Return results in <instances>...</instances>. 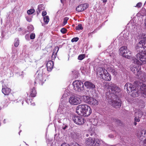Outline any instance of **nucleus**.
Masks as SVG:
<instances>
[{
    "label": "nucleus",
    "instance_id": "nucleus-1",
    "mask_svg": "<svg viewBox=\"0 0 146 146\" xmlns=\"http://www.w3.org/2000/svg\"><path fill=\"white\" fill-rule=\"evenodd\" d=\"M138 48H137V53L136 55V58H133L132 59V62L134 64L133 66L130 68L131 70L135 75L139 77L141 74L140 66L143 64L146 63V50H140Z\"/></svg>",
    "mask_w": 146,
    "mask_h": 146
},
{
    "label": "nucleus",
    "instance_id": "nucleus-2",
    "mask_svg": "<svg viewBox=\"0 0 146 146\" xmlns=\"http://www.w3.org/2000/svg\"><path fill=\"white\" fill-rule=\"evenodd\" d=\"M90 107L86 104H80L76 108V112L81 116H88L92 113Z\"/></svg>",
    "mask_w": 146,
    "mask_h": 146
},
{
    "label": "nucleus",
    "instance_id": "nucleus-3",
    "mask_svg": "<svg viewBox=\"0 0 146 146\" xmlns=\"http://www.w3.org/2000/svg\"><path fill=\"white\" fill-rule=\"evenodd\" d=\"M125 89H126L129 94L133 97L139 96V92L137 89L133 87V85L129 83H126L124 86Z\"/></svg>",
    "mask_w": 146,
    "mask_h": 146
},
{
    "label": "nucleus",
    "instance_id": "nucleus-4",
    "mask_svg": "<svg viewBox=\"0 0 146 146\" xmlns=\"http://www.w3.org/2000/svg\"><path fill=\"white\" fill-rule=\"evenodd\" d=\"M102 142V140L93 138L90 137L86 139L85 141V144L90 146H100Z\"/></svg>",
    "mask_w": 146,
    "mask_h": 146
},
{
    "label": "nucleus",
    "instance_id": "nucleus-5",
    "mask_svg": "<svg viewBox=\"0 0 146 146\" xmlns=\"http://www.w3.org/2000/svg\"><path fill=\"white\" fill-rule=\"evenodd\" d=\"M137 136L140 140V143L146 146V130L142 129L138 131Z\"/></svg>",
    "mask_w": 146,
    "mask_h": 146
},
{
    "label": "nucleus",
    "instance_id": "nucleus-6",
    "mask_svg": "<svg viewBox=\"0 0 146 146\" xmlns=\"http://www.w3.org/2000/svg\"><path fill=\"white\" fill-rule=\"evenodd\" d=\"M82 98L84 102L91 105H97L98 104L97 100L90 96H83Z\"/></svg>",
    "mask_w": 146,
    "mask_h": 146
},
{
    "label": "nucleus",
    "instance_id": "nucleus-7",
    "mask_svg": "<svg viewBox=\"0 0 146 146\" xmlns=\"http://www.w3.org/2000/svg\"><path fill=\"white\" fill-rule=\"evenodd\" d=\"M72 84L74 89L78 92H81L84 89L83 84L80 81L75 80L73 82Z\"/></svg>",
    "mask_w": 146,
    "mask_h": 146
},
{
    "label": "nucleus",
    "instance_id": "nucleus-8",
    "mask_svg": "<svg viewBox=\"0 0 146 146\" xmlns=\"http://www.w3.org/2000/svg\"><path fill=\"white\" fill-rule=\"evenodd\" d=\"M80 96L79 95L73 96L70 97L69 102L71 104L76 105L80 103L81 102Z\"/></svg>",
    "mask_w": 146,
    "mask_h": 146
},
{
    "label": "nucleus",
    "instance_id": "nucleus-9",
    "mask_svg": "<svg viewBox=\"0 0 146 146\" xmlns=\"http://www.w3.org/2000/svg\"><path fill=\"white\" fill-rule=\"evenodd\" d=\"M108 88L110 92H111L114 95L117 97L119 95V93L120 92V88L115 84H109Z\"/></svg>",
    "mask_w": 146,
    "mask_h": 146
},
{
    "label": "nucleus",
    "instance_id": "nucleus-10",
    "mask_svg": "<svg viewBox=\"0 0 146 146\" xmlns=\"http://www.w3.org/2000/svg\"><path fill=\"white\" fill-rule=\"evenodd\" d=\"M109 102L113 107L116 108H119L121 105V101L117 98H113V100L111 99V100L109 101Z\"/></svg>",
    "mask_w": 146,
    "mask_h": 146
},
{
    "label": "nucleus",
    "instance_id": "nucleus-11",
    "mask_svg": "<svg viewBox=\"0 0 146 146\" xmlns=\"http://www.w3.org/2000/svg\"><path fill=\"white\" fill-rule=\"evenodd\" d=\"M140 39H142L138 43L139 47H146V34L142 33L140 34L139 36Z\"/></svg>",
    "mask_w": 146,
    "mask_h": 146
},
{
    "label": "nucleus",
    "instance_id": "nucleus-12",
    "mask_svg": "<svg viewBox=\"0 0 146 146\" xmlns=\"http://www.w3.org/2000/svg\"><path fill=\"white\" fill-rule=\"evenodd\" d=\"M107 71V70L104 68L101 67L98 68L96 71V74L98 78L100 79L103 76L102 74L104 73H105V71L106 72Z\"/></svg>",
    "mask_w": 146,
    "mask_h": 146
},
{
    "label": "nucleus",
    "instance_id": "nucleus-13",
    "mask_svg": "<svg viewBox=\"0 0 146 146\" xmlns=\"http://www.w3.org/2000/svg\"><path fill=\"white\" fill-rule=\"evenodd\" d=\"M73 120L76 124L81 125L84 123V118L80 116H75L73 118Z\"/></svg>",
    "mask_w": 146,
    "mask_h": 146
},
{
    "label": "nucleus",
    "instance_id": "nucleus-14",
    "mask_svg": "<svg viewBox=\"0 0 146 146\" xmlns=\"http://www.w3.org/2000/svg\"><path fill=\"white\" fill-rule=\"evenodd\" d=\"M88 6V5L87 3L82 4L77 7L76 10L78 12H82L86 9Z\"/></svg>",
    "mask_w": 146,
    "mask_h": 146
},
{
    "label": "nucleus",
    "instance_id": "nucleus-15",
    "mask_svg": "<svg viewBox=\"0 0 146 146\" xmlns=\"http://www.w3.org/2000/svg\"><path fill=\"white\" fill-rule=\"evenodd\" d=\"M45 78L46 77L42 74H38L37 77L36 79L37 80V81H38L40 84L42 85L46 81Z\"/></svg>",
    "mask_w": 146,
    "mask_h": 146
},
{
    "label": "nucleus",
    "instance_id": "nucleus-16",
    "mask_svg": "<svg viewBox=\"0 0 146 146\" xmlns=\"http://www.w3.org/2000/svg\"><path fill=\"white\" fill-rule=\"evenodd\" d=\"M139 94L141 93L142 94L143 96L144 97H146V85L142 84L140 88V90H139Z\"/></svg>",
    "mask_w": 146,
    "mask_h": 146
},
{
    "label": "nucleus",
    "instance_id": "nucleus-17",
    "mask_svg": "<svg viewBox=\"0 0 146 146\" xmlns=\"http://www.w3.org/2000/svg\"><path fill=\"white\" fill-rule=\"evenodd\" d=\"M84 85L87 89H93L95 88V85L92 82L86 81L84 83Z\"/></svg>",
    "mask_w": 146,
    "mask_h": 146
},
{
    "label": "nucleus",
    "instance_id": "nucleus-18",
    "mask_svg": "<svg viewBox=\"0 0 146 146\" xmlns=\"http://www.w3.org/2000/svg\"><path fill=\"white\" fill-rule=\"evenodd\" d=\"M106 74L100 79L103 80L107 81H110L111 79V76L110 74L107 71L105 72Z\"/></svg>",
    "mask_w": 146,
    "mask_h": 146
},
{
    "label": "nucleus",
    "instance_id": "nucleus-19",
    "mask_svg": "<svg viewBox=\"0 0 146 146\" xmlns=\"http://www.w3.org/2000/svg\"><path fill=\"white\" fill-rule=\"evenodd\" d=\"M142 115V113L141 111L136 112L134 121L136 122H139L140 121L139 118L141 117Z\"/></svg>",
    "mask_w": 146,
    "mask_h": 146
},
{
    "label": "nucleus",
    "instance_id": "nucleus-20",
    "mask_svg": "<svg viewBox=\"0 0 146 146\" xmlns=\"http://www.w3.org/2000/svg\"><path fill=\"white\" fill-rule=\"evenodd\" d=\"M54 66V63L52 61L49 60L46 64V67L48 71H50L52 70Z\"/></svg>",
    "mask_w": 146,
    "mask_h": 146
},
{
    "label": "nucleus",
    "instance_id": "nucleus-21",
    "mask_svg": "<svg viewBox=\"0 0 146 146\" xmlns=\"http://www.w3.org/2000/svg\"><path fill=\"white\" fill-rule=\"evenodd\" d=\"M58 50L59 48L58 46L55 47L53 51V53L51 57L52 59V60H54L55 59Z\"/></svg>",
    "mask_w": 146,
    "mask_h": 146
},
{
    "label": "nucleus",
    "instance_id": "nucleus-22",
    "mask_svg": "<svg viewBox=\"0 0 146 146\" xmlns=\"http://www.w3.org/2000/svg\"><path fill=\"white\" fill-rule=\"evenodd\" d=\"M127 47L126 46H123L121 47L119 50L120 54L122 56H125V53L127 52Z\"/></svg>",
    "mask_w": 146,
    "mask_h": 146
},
{
    "label": "nucleus",
    "instance_id": "nucleus-23",
    "mask_svg": "<svg viewBox=\"0 0 146 146\" xmlns=\"http://www.w3.org/2000/svg\"><path fill=\"white\" fill-rule=\"evenodd\" d=\"M11 91V89L7 87L5 88H3L2 90V93L5 95H8L10 93Z\"/></svg>",
    "mask_w": 146,
    "mask_h": 146
},
{
    "label": "nucleus",
    "instance_id": "nucleus-24",
    "mask_svg": "<svg viewBox=\"0 0 146 146\" xmlns=\"http://www.w3.org/2000/svg\"><path fill=\"white\" fill-rule=\"evenodd\" d=\"M139 77L142 82H146V74L145 73H141Z\"/></svg>",
    "mask_w": 146,
    "mask_h": 146
},
{
    "label": "nucleus",
    "instance_id": "nucleus-25",
    "mask_svg": "<svg viewBox=\"0 0 146 146\" xmlns=\"http://www.w3.org/2000/svg\"><path fill=\"white\" fill-rule=\"evenodd\" d=\"M95 135V133L93 131H92L90 129L88 131H87V133L86 134V136L87 137H88V136H92L93 135Z\"/></svg>",
    "mask_w": 146,
    "mask_h": 146
},
{
    "label": "nucleus",
    "instance_id": "nucleus-26",
    "mask_svg": "<svg viewBox=\"0 0 146 146\" xmlns=\"http://www.w3.org/2000/svg\"><path fill=\"white\" fill-rule=\"evenodd\" d=\"M132 55V53L131 52L129 51L128 50H127V52L125 53V56H124V57L127 58L129 59L131 57Z\"/></svg>",
    "mask_w": 146,
    "mask_h": 146
},
{
    "label": "nucleus",
    "instance_id": "nucleus-27",
    "mask_svg": "<svg viewBox=\"0 0 146 146\" xmlns=\"http://www.w3.org/2000/svg\"><path fill=\"white\" fill-rule=\"evenodd\" d=\"M36 94L35 90L34 87L31 90L30 96L31 97H35Z\"/></svg>",
    "mask_w": 146,
    "mask_h": 146
},
{
    "label": "nucleus",
    "instance_id": "nucleus-28",
    "mask_svg": "<svg viewBox=\"0 0 146 146\" xmlns=\"http://www.w3.org/2000/svg\"><path fill=\"white\" fill-rule=\"evenodd\" d=\"M109 67H108V70H109L110 71H111V73L113 74L114 75H115L117 74V72L116 71V69H110L109 68Z\"/></svg>",
    "mask_w": 146,
    "mask_h": 146
},
{
    "label": "nucleus",
    "instance_id": "nucleus-29",
    "mask_svg": "<svg viewBox=\"0 0 146 146\" xmlns=\"http://www.w3.org/2000/svg\"><path fill=\"white\" fill-rule=\"evenodd\" d=\"M44 22L46 24H47L48 23L49 21V18L48 16H46L43 17Z\"/></svg>",
    "mask_w": 146,
    "mask_h": 146
},
{
    "label": "nucleus",
    "instance_id": "nucleus-30",
    "mask_svg": "<svg viewBox=\"0 0 146 146\" xmlns=\"http://www.w3.org/2000/svg\"><path fill=\"white\" fill-rule=\"evenodd\" d=\"M19 45V40L18 38H17L15 39L14 43V45L15 47H17Z\"/></svg>",
    "mask_w": 146,
    "mask_h": 146
},
{
    "label": "nucleus",
    "instance_id": "nucleus-31",
    "mask_svg": "<svg viewBox=\"0 0 146 146\" xmlns=\"http://www.w3.org/2000/svg\"><path fill=\"white\" fill-rule=\"evenodd\" d=\"M35 10L34 9H31L27 11V13L29 15L32 14L34 13Z\"/></svg>",
    "mask_w": 146,
    "mask_h": 146
},
{
    "label": "nucleus",
    "instance_id": "nucleus-32",
    "mask_svg": "<svg viewBox=\"0 0 146 146\" xmlns=\"http://www.w3.org/2000/svg\"><path fill=\"white\" fill-rule=\"evenodd\" d=\"M76 29L77 30H82L83 29V27H82L81 24H79L78 26L76 27Z\"/></svg>",
    "mask_w": 146,
    "mask_h": 146
},
{
    "label": "nucleus",
    "instance_id": "nucleus-33",
    "mask_svg": "<svg viewBox=\"0 0 146 146\" xmlns=\"http://www.w3.org/2000/svg\"><path fill=\"white\" fill-rule=\"evenodd\" d=\"M85 57V55L84 54H81L79 56L78 59L79 60H81L83 59Z\"/></svg>",
    "mask_w": 146,
    "mask_h": 146
},
{
    "label": "nucleus",
    "instance_id": "nucleus-34",
    "mask_svg": "<svg viewBox=\"0 0 146 146\" xmlns=\"http://www.w3.org/2000/svg\"><path fill=\"white\" fill-rule=\"evenodd\" d=\"M68 19V18L67 17H66L64 19L63 23V26L65 25L67 23V21Z\"/></svg>",
    "mask_w": 146,
    "mask_h": 146
},
{
    "label": "nucleus",
    "instance_id": "nucleus-35",
    "mask_svg": "<svg viewBox=\"0 0 146 146\" xmlns=\"http://www.w3.org/2000/svg\"><path fill=\"white\" fill-rule=\"evenodd\" d=\"M67 30L66 29L63 28L61 29L60 30V32L63 34H64L66 33Z\"/></svg>",
    "mask_w": 146,
    "mask_h": 146
},
{
    "label": "nucleus",
    "instance_id": "nucleus-36",
    "mask_svg": "<svg viewBox=\"0 0 146 146\" xmlns=\"http://www.w3.org/2000/svg\"><path fill=\"white\" fill-rule=\"evenodd\" d=\"M35 38V35L34 33H32L30 35V38L31 39H34Z\"/></svg>",
    "mask_w": 146,
    "mask_h": 146
},
{
    "label": "nucleus",
    "instance_id": "nucleus-37",
    "mask_svg": "<svg viewBox=\"0 0 146 146\" xmlns=\"http://www.w3.org/2000/svg\"><path fill=\"white\" fill-rule=\"evenodd\" d=\"M78 39L79 38L77 37L74 38L71 40V42H77Z\"/></svg>",
    "mask_w": 146,
    "mask_h": 146
},
{
    "label": "nucleus",
    "instance_id": "nucleus-38",
    "mask_svg": "<svg viewBox=\"0 0 146 146\" xmlns=\"http://www.w3.org/2000/svg\"><path fill=\"white\" fill-rule=\"evenodd\" d=\"M142 5V3L141 2H139L135 6V7H141V6Z\"/></svg>",
    "mask_w": 146,
    "mask_h": 146
},
{
    "label": "nucleus",
    "instance_id": "nucleus-39",
    "mask_svg": "<svg viewBox=\"0 0 146 146\" xmlns=\"http://www.w3.org/2000/svg\"><path fill=\"white\" fill-rule=\"evenodd\" d=\"M47 14V13L46 11H43L42 12V15L43 16H44L46 15Z\"/></svg>",
    "mask_w": 146,
    "mask_h": 146
},
{
    "label": "nucleus",
    "instance_id": "nucleus-40",
    "mask_svg": "<svg viewBox=\"0 0 146 146\" xmlns=\"http://www.w3.org/2000/svg\"><path fill=\"white\" fill-rule=\"evenodd\" d=\"M72 72L73 74H75V75H77L78 73V72L75 70H74V71H72Z\"/></svg>",
    "mask_w": 146,
    "mask_h": 146
},
{
    "label": "nucleus",
    "instance_id": "nucleus-41",
    "mask_svg": "<svg viewBox=\"0 0 146 146\" xmlns=\"http://www.w3.org/2000/svg\"><path fill=\"white\" fill-rule=\"evenodd\" d=\"M30 103H31V105L33 106H35V103L34 102H33V103L32 102V101H31L30 102Z\"/></svg>",
    "mask_w": 146,
    "mask_h": 146
},
{
    "label": "nucleus",
    "instance_id": "nucleus-42",
    "mask_svg": "<svg viewBox=\"0 0 146 146\" xmlns=\"http://www.w3.org/2000/svg\"><path fill=\"white\" fill-rule=\"evenodd\" d=\"M25 38H29V35L28 34H27L26 35H25Z\"/></svg>",
    "mask_w": 146,
    "mask_h": 146
},
{
    "label": "nucleus",
    "instance_id": "nucleus-43",
    "mask_svg": "<svg viewBox=\"0 0 146 146\" xmlns=\"http://www.w3.org/2000/svg\"><path fill=\"white\" fill-rule=\"evenodd\" d=\"M18 30L20 32L22 31V29L21 28H19L18 29Z\"/></svg>",
    "mask_w": 146,
    "mask_h": 146
},
{
    "label": "nucleus",
    "instance_id": "nucleus-44",
    "mask_svg": "<svg viewBox=\"0 0 146 146\" xmlns=\"http://www.w3.org/2000/svg\"><path fill=\"white\" fill-rule=\"evenodd\" d=\"M42 5H39L38 6V9H40V8L41 7H42Z\"/></svg>",
    "mask_w": 146,
    "mask_h": 146
},
{
    "label": "nucleus",
    "instance_id": "nucleus-45",
    "mask_svg": "<svg viewBox=\"0 0 146 146\" xmlns=\"http://www.w3.org/2000/svg\"><path fill=\"white\" fill-rule=\"evenodd\" d=\"M103 3H106L107 2V0H102Z\"/></svg>",
    "mask_w": 146,
    "mask_h": 146
},
{
    "label": "nucleus",
    "instance_id": "nucleus-46",
    "mask_svg": "<svg viewBox=\"0 0 146 146\" xmlns=\"http://www.w3.org/2000/svg\"><path fill=\"white\" fill-rule=\"evenodd\" d=\"M61 3H63L65 1V0H60Z\"/></svg>",
    "mask_w": 146,
    "mask_h": 146
},
{
    "label": "nucleus",
    "instance_id": "nucleus-47",
    "mask_svg": "<svg viewBox=\"0 0 146 146\" xmlns=\"http://www.w3.org/2000/svg\"><path fill=\"white\" fill-rule=\"evenodd\" d=\"M67 127V126H66L65 127H63V129L65 130L66 129V128Z\"/></svg>",
    "mask_w": 146,
    "mask_h": 146
},
{
    "label": "nucleus",
    "instance_id": "nucleus-48",
    "mask_svg": "<svg viewBox=\"0 0 146 146\" xmlns=\"http://www.w3.org/2000/svg\"><path fill=\"white\" fill-rule=\"evenodd\" d=\"M31 19H27V20L29 21V22H30L31 21Z\"/></svg>",
    "mask_w": 146,
    "mask_h": 146
},
{
    "label": "nucleus",
    "instance_id": "nucleus-49",
    "mask_svg": "<svg viewBox=\"0 0 146 146\" xmlns=\"http://www.w3.org/2000/svg\"><path fill=\"white\" fill-rule=\"evenodd\" d=\"M137 122H136L135 121H134V124L135 125H136L137 124Z\"/></svg>",
    "mask_w": 146,
    "mask_h": 146
},
{
    "label": "nucleus",
    "instance_id": "nucleus-50",
    "mask_svg": "<svg viewBox=\"0 0 146 146\" xmlns=\"http://www.w3.org/2000/svg\"><path fill=\"white\" fill-rule=\"evenodd\" d=\"M120 145L119 144H118L117 145H114L113 146H120Z\"/></svg>",
    "mask_w": 146,
    "mask_h": 146
},
{
    "label": "nucleus",
    "instance_id": "nucleus-51",
    "mask_svg": "<svg viewBox=\"0 0 146 146\" xmlns=\"http://www.w3.org/2000/svg\"><path fill=\"white\" fill-rule=\"evenodd\" d=\"M5 121H6V119H4V121H3V123H6Z\"/></svg>",
    "mask_w": 146,
    "mask_h": 146
},
{
    "label": "nucleus",
    "instance_id": "nucleus-52",
    "mask_svg": "<svg viewBox=\"0 0 146 146\" xmlns=\"http://www.w3.org/2000/svg\"><path fill=\"white\" fill-rule=\"evenodd\" d=\"M105 72V73H103L102 74V76H104V74H106V73H105V72H106V71H105V72Z\"/></svg>",
    "mask_w": 146,
    "mask_h": 146
},
{
    "label": "nucleus",
    "instance_id": "nucleus-53",
    "mask_svg": "<svg viewBox=\"0 0 146 146\" xmlns=\"http://www.w3.org/2000/svg\"><path fill=\"white\" fill-rule=\"evenodd\" d=\"M21 131H19V135H20V132H21Z\"/></svg>",
    "mask_w": 146,
    "mask_h": 146
},
{
    "label": "nucleus",
    "instance_id": "nucleus-54",
    "mask_svg": "<svg viewBox=\"0 0 146 146\" xmlns=\"http://www.w3.org/2000/svg\"><path fill=\"white\" fill-rule=\"evenodd\" d=\"M30 27H32V28H33V26H31Z\"/></svg>",
    "mask_w": 146,
    "mask_h": 146
},
{
    "label": "nucleus",
    "instance_id": "nucleus-55",
    "mask_svg": "<svg viewBox=\"0 0 146 146\" xmlns=\"http://www.w3.org/2000/svg\"><path fill=\"white\" fill-rule=\"evenodd\" d=\"M27 145H28L25 142Z\"/></svg>",
    "mask_w": 146,
    "mask_h": 146
},
{
    "label": "nucleus",
    "instance_id": "nucleus-56",
    "mask_svg": "<svg viewBox=\"0 0 146 146\" xmlns=\"http://www.w3.org/2000/svg\"><path fill=\"white\" fill-rule=\"evenodd\" d=\"M34 83L35 84L36 83V82H35Z\"/></svg>",
    "mask_w": 146,
    "mask_h": 146
},
{
    "label": "nucleus",
    "instance_id": "nucleus-57",
    "mask_svg": "<svg viewBox=\"0 0 146 146\" xmlns=\"http://www.w3.org/2000/svg\"><path fill=\"white\" fill-rule=\"evenodd\" d=\"M64 96V95L62 96V97H63Z\"/></svg>",
    "mask_w": 146,
    "mask_h": 146
},
{
    "label": "nucleus",
    "instance_id": "nucleus-58",
    "mask_svg": "<svg viewBox=\"0 0 146 146\" xmlns=\"http://www.w3.org/2000/svg\"><path fill=\"white\" fill-rule=\"evenodd\" d=\"M1 107H0V110H1Z\"/></svg>",
    "mask_w": 146,
    "mask_h": 146
}]
</instances>
